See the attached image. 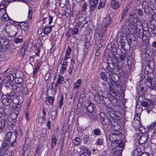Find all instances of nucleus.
<instances>
[{
    "mask_svg": "<svg viewBox=\"0 0 156 156\" xmlns=\"http://www.w3.org/2000/svg\"><path fill=\"white\" fill-rule=\"evenodd\" d=\"M122 65L120 64V62L118 61L109 60L108 62V65L105 69V71L109 75L110 78V82L112 86H115L113 88L115 87V89L116 90V87H118L119 85H117L116 83V80L119 79V76L117 75L118 73H119L122 72ZM109 85V88L110 85L108 83ZM108 89L107 90H108Z\"/></svg>",
    "mask_w": 156,
    "mask_h": 156,
    "instance_id": "f257e3e1",
    "label": "nucleus"
},
{
    "mask_svg": "<svg viewBox=\"0 0 156 156\" xmlns=\"http://www.w3.org/2000/svg\"><path fill=\"white\" fill-rule=\"evenodd\" d=\"M111 142V146L113 151V156H121L122 152L124 148V143L122 136L120 134H112L109 137Z\"/></svg>",
    "mask_w": 156,
    "mask_h": 156,
    "instance_id": "f03ea898",
    "label": "nucleus"
},
{
    "mask_svg": "<svg viewBox=\"0 0 156 156\" xmlns=\"http://www.w3.org/2000/svg\"><path fill=\"white\" fill-rule=\"evenodd\" d=\"M116 94V90L115 89V87H110L108 90L103 92V96L105 98H108L113 104L117 105L119 103L118 100L115 98Z\"/></svg>",
    "mask_w": 156,
    "mask_h": 156,
    "instance_id": "7ed1b4c3",
    "label": "nucleus"
},
{
    "mask_svg": "<svg viewBox=\"0 0 156 156\" xmlns=\"http://www.w3.org/2000/svg\"><path fill=\"white\" fill-rule=\"evenodd\" d=\"M16 94L14 92L12 91L10 93L7 94V95L3 96L2 97V102L4 106H9L12 103V97H15Z\"/></svg>",
    "mask_w": 156,
    "mask_h": 156,
    "instance_id": "20e7f679",
    "label": "nucleus"
},
{
    "mask_svg": "<svg viewBox=\"0 0 156 156\" xmlns=\"http://www.w3.org/2000/svg\"><path fill=\"white\" fill-rule=\"evenodd\" d=\"M111 22V18L109 15H108L104 18L102 25L99 28V31L106 32Z\"/></svg>",
    "mask_w": 156,
    "mask_h": 156,
    "instance_id": "39448f33",
    "label": "nucleus"
},
{
    "mask_svg": "<svg viewBox=\"0 0 156 156\" xmlns=\"http://www.w3.org/2000/svg\"><path fill=\"white\" fill-rule=\"evenodd\" d=\"M142 97H143L142 96L139 97V101H141V104L143 106L147 108V112L148 113L150 111L154 108V102L151 99H145L141 101L140 99Z\"/></svg>",
    "mask_w": 156,
    "mask_h": 156,
    "instance_id": "423d86ee",
    "label": "nucleus"
},
{
    "mask_svg": "<svg viewBox=\"0 0 156 156\" xmlns=\"http://www.w3.org/2000/svg\"><path fill=\"white\" fill-rule=\"evenodd\" d=\"M42 17L41 26L44 27L45 26L51 24L52 22L54 17L51 16L48 12H46L43 14Z\"/></svg>",
    "mask_w": 156,
    "mask_h": 156,
    "instance_id": "0eeeda50",
    "label": "nucleus"
},
{
    "mask_svg": "<svg viewBox=\"0 0 156 156\" xmlns=\"http://www.w3.org/2000/svg\"><path fill=\"white\" fill-rule=\"evenodd\" d=\"M106 50H108L109 51H111L113 56L114 57V59L112 58H110L108 60L107 62V65H108V62L109 60L112 61H116L120 62V64L122 65V63L121 61H120L118 60V57L115 56L117 54V51L116 48L115 47H112L110 45H108L106 47Z\"/></svg>",
    "mask_w": 156,
    "mask_h": 156,
    "instance_id": "6e6552de",
    "label": "nucleus"
},
{
    "mask_svg": "<svg viewBox=\"0 0 156 156\" xmlns=\"http://www.w3.org/2000/svg\"><path fill=\"white\" fill-rule=\"evenodd\" d=\"M16 135L13 134L12 132H9L5 135L4 140L11 143V147H12L14 146V143L16 142Z\"/></svg>",
    "mask_w": 156,
    "mask_h": 156,
    "instance_id": "1a4fd4ad",
    "label": "nucleus"
},
{
    "mask_svg": "<svg viewBox=\"0 0 156 156\" xmlns=\"http://www.w3.org/2000/svg\"><path fill=\"white\" fill-rule=\"evenodd\" d=\"M147 32V31H144V30H141V28L140 27L138 28V30L136 32V35L140 39H142L143 41L147 42L148 41V36L145 34Z\"/></svg>",
    "mask_w": 156,
    "mask_h": 156,
    "instance_id": "9d476101",
    "label": "nucleus"
},
{
    "mask_svg": "<svg viewBox=\"0 0 156 156\" xmlns=\"http://www.w3.org/2000/svg\"><path fill=\"white\" fill-rule=\"evenodd\" d=\"M8 40L3 39L0 37V51H4L9 47Z\"/></svg>",
    "mask_w": 156,
    "mask_h": 156,
    "instance_id": "9b49d317",
    "label": "nucleus"
},
{
    "mask_svg": "<svg viewBox=\"0 0 156 156\" xmlns=\"http://www.w3.org/2000/svg\"><path fill=\"white\" fill-rule=\"evenodd\" d=\"M131 24L133 25L134 28L138 30V28H143V25L141 22L139 20L138 18L136 16L133 19L131 20Z\"/></svg>",
    "mask_w": 156,
    "mask_h": 156,
    "instance_id": "f8f14e48",
    "label": "nucleus"
},
{
    "mask_svg": "<svg viewBox=\"0 0 156 156\" xmlns=\"http://www.w3.org/2000/svg\"><path fill=\"white\" fill-rule=\"evenodd\" d=\"M10 113V110L8 109L0 108V117L7 119L8 116Z\"/></svg>",
    "mask_w": 156,
    "mask_h": 156,
    "instance_id": "ddd939ff",
    "label": "nucleus"
},
{
    "mask_svg": "<svg viewBox=\"0 0 156 156\" xmlns=\"http://www.w3.org/2000/svg\"><path fill=\"white\" fill-rule=\"evenodd\" d=\"M126 39H127V37L125 36V34H122L121 35V39L120 41L121 46L120 49H122L124 51L126 49L125 44H126Z\"/></svg>",
    "mask_w": 156,
    "mask_h": 156,
    "instance_id": "4468645a",
    "label": "nucleus"
},
{
    "mask_svg": "<svg viewBox=\"0 0 156 156\" xmlns=\"http://www.w3.org/2000/svg\"><path fill=\"white\" fill-rule=\"evenodd\" d=\"M149 141L146 136L143 135L140 138L139 142L140 144H145L146 146H148L149 144Z\"/></svg>",
    "mask_w": 156,
    "mask_h": 156,
    "instance_id": "2eb2a0df",
    "label": "nucleus"
},
{
    "mask_svg": "<svg viewBox=\"0 0 156 156\" xmlns=\"http://www.w3.org/2000/svg\"><path fill=\"white\" fill-rule=\"evenodd\" d=\"M0 81L2 82V85L5 86L7 89L9 88V87L10 86V85L11 84V82H10V80L6 79V78H5V79H4L3 81H2V80L0 79ZM2 84L0 83V90H1V87Z\"/></svg>",
    "mask_w": 156,
    "mask_h": 156,
    "instance_id": "dca6fc26",
    "label": "nucleus"
},
{
    "mask_svg": "<svg viewBox=\"0 0 156 156\" xmlns=\"http://www.w3.org/2000/svg\"><path fill=\"white\" fill-rule=\"evenodd\" d=\"M12 1L10 0H3L2 2L0 4V10H6V8Z\"/></svg>",
    "mask_w": 156,
    "mask_h": 156,
    "instance_id": "f3484780",
    "label": "nucleus"
},
{
    "mask_svg": "<svg viewBox=\"0 0 156 156\" xmlns=\"http://www.w3.org/2000/svg\"><path fill=\"white\" fill-rule=\"evenodd\" d=\"M98 36L100 39V44L101 46L103 44L104 40L107 37L106 32L99 31Z\"/></svg>",
    "mask_w": 156,
    "mask_h": 156,
    "instance_id": "a211bd4d",
    "label": "nucleus"
},
{
    "mask_svg": "<svg viewBox=\"0 0 156 156\" xmlns=\"http://www.w3.org/2000/svg\"><path fill=\"white\" fill-rule=\"evenodd\" d=\"M7 142L4 140V141L2 143V147L0 149L1 151H3L4 154L5 152L8 148L10 146L11 147V143Z\"/></svg>",
    "mask_w": 156,
    "mask_h": 156,
    "instance_id": "6ab92c4d",
    "label": "nucleus"
},
{
    "mask_svg": "<svg viewBox=\"0 0 156 156\" xmlns=\"http://www.w3.org/2000/svg\"><path fill=\"white\" fill-rule=\"evenodd\" d=\"M6 11L5 10H2V13H1L0 15V19H1L2 21H8L10 20V18L8 16V15L6 13Z\"/></svg>",
    "mask_w": 156,
    "mask_h": 156,
    "instance_id": "aec40b11",
    "label": "nucleus"
},
{
    "mask_svg": "<svg viewBox=\"0 0 156 156\" xmlns=\"http://www.w3.org/2000/svg\"><path fill=\"white\" fill-rule=\"evenodd\" d=\"M98 0H91L89 3L90 8L91 11L94 10L98 3Z\"/></svg>",
    "mask_w": 156,
    "mask_h": 156,
    "instance_id": "412c9836",
    "label": "nucleus"
},
{
    "mask_svg": "<svg viewBox=\"0 0 156 156\" xmlns=\"http://www.w3.org/2000/svg\"><path fill=\"white\" fill-rule=\"evenodd\" d=\"M103 93L101 94V96L100 94L98 93H95L94 94V99L97 103H100L101 102V100L103 99L105 97L103 96Z\"/></svg>",
    "mask_w": 156,
    "mask_h": 156,
    "instance_id": "4be33fe9",
    "label": "nucleus"
},
{
    "mask_svg": "<svg viewBox=\"0 0 156 156\" xmlns=\"http://www.w3.org/2000/svg\"><path fill=\"white\" fill-rule=\"evenodd\" d=\"M111 6L114 10H116L119 7V3L117 1L112 0L111 1Z\"/></svg>",
    "mask_w": 156,
    "mask_h": 156,
    "instance_id": "5701e85b",
    "label": "nucleus"
},
{
    "mask_svg": "<svg viewBox=\"0 0 156 156\" xmlns=\"http://www.w3.org/2000/svg\"><path fill=\"white\" fill-rule=\"evenodd\" d=\"M13 23L15 25H16L18 26H20V28L23 30H26L28 29V27L26 25H24V24L21 25V24H22L23 23H24L25 24H26V23H25V21L19 22L14 21Z\"/></svg>",
    "mask_w": 156,
    "mask_h": 156,
    "instance_id": "b1692460",
    "label": "nucleus"
},
{
    "mask_svg": "<svg viewBox=\"0 0 156 156\" xmlns=\"http://www.w3.org/2000/svg\"><path fill=\"white\" fill-rule=\"evenodd\" d=\"M120 53L119 54L118 59L119 58L122 61H125L126 59L125 50L124 51L122 49H120Z\"/></svg>",
    "mask_w": 156,
    "mask_h": 156,
    "instance_id": "393cba45",
    "label": "nucleus"
},
{
    "mask_svg": "<svg viewBox=\"0 0 156 156\" xmlns=\"http://www.w3.org/2000/svg\"><path fill=\"white\" fill-rule=\"evenodd\" d=\"M85 104H87L86 108L88 110V112L90 113L92 112L93 110V105H94L91 103L88 102H86Z\"/></svg>",
    "mask_w": 156,
    "mask_h": 156,
    "instance_id": "a878e982",
    "label": "nucleus"
},
{
    "mask_svg": "<svg viewBox=\"0 0 156 156\" xmlns=\"http://www.w3.org/2000/svg\"><path fill=\"white\" fill-rule=\"evenodd\" d=\"M64 80L63 76L59 75L57 81L55 83V88H57L59 84H61Z\"/></svg>",
    "mask_w": 156,
    "mask_h": 156,
    "instance_id": "bb28decb",
    "label": "nucleus"
},
{
    "mask_svg": "<svg viewBox=\"0 0 156 156\" xmlns=\"http://www.w3.org/2000/svg\"><path fill=\"white\" fill-rule=\"evenodd\" d=\"M20 108L17 107H16L15 109L14 112L11 114L10 115V116L11 117L13 116L14 117V118L12 119H15L17 117L18 115L19 114V113L20 111Z\"/></svg>",
    "mask_w": 156,
    "mask_h": 156,
    "instance_id": "cd10ccee",
    "label": "nucleus"
},
{
    "mask_svg": "<svg viewBox=\"0 0 156 156\" xmlns=\"http://www.w3.org/2000/svg\"><path fill=\"white\" fill-rule=\"evenodd\" d=\"M132 124L134 128L136 129H137L140 127L141 126V123L140 121H139L133 120Z\"/></svg>",
    "mask_w": 156,
    "mask_h": 156,
    "instance_id": "c85d7f7f",
    "label": "nucleus"
},
{
    "mask_svg": "<svg viewBox=\"0 0 156 156\" xmlns=\"http://www.w3.org/2000/svg\"><path fill=\"white\" fill-rule=\"evenodd\" d=\"M129 9L130 6L129 5H127L124 8L123 14L120 19L121 21H122L123 20L124 17L126 16V14L127 13Z\"/></svg>",
    "mask_w": 156,
    "mask_h": 156,
    "instance_id": "c756f323",
    "label": "nucleus"
},
{
    "mask_svg": "<svg viewBox=\"0 0 156 156\" xmlns=\"http://www.w3.org/2000/svg\"><path fill=\"white\" fill-rule=\"evenodd\" d=\"M83 144H88L90 140V138L89 137V135L88 134H84L82 139Z\"/></svg>",
    "mask_w": 156,
    "mask_h": 156,
    "instance_id": "7c9ffc66",
    "label": "nucleus"
},
{
    "mask_svg": "<svg viewBox=\"0 0 156 156\" xmlns=\"http://www.w3.org/2000/svg\"><path fill=\"white\" fill-rule=\"evenodd\" d=\"M0 117V130L4 129L5 125L6 123V121L7 119L1 118Z\"/></svg>",
    "mask_w": 156,
    "mask_h": 156,
    "instance_id": "2f4dec72",
    "label": "nucleus"
},
{
    "mask_svg": "<svg viewBox=\"0 0 156 156\" xmlns=\"http://www.w3.org/2000/svg\"><path fill=\"white\" fill-rule=\"evenodd\" d=\"M16 77V75L15 73H10L9 75H7L5 76V78H6V79L9 80L11 81L15 80Z\"/></svg>",
    "mask_w": 156,
    "mask_h": 156,
    "instance_id": "473e14b6",
    "label": "nucleus"
},
{
    "mask_svg": "<svg viewBox=\"0 0 156 156\" xmlns=\"http://www.w3.org/2000/svg\"><path fill=\"white\" fill-rule=\"evenodd\" d=\"M100 76L101 78L105 81H107L108 80V77L106 73L105 72H101L100 73Z\"/></svg>",
    "mask_w": 156,
    "mask_h": 156,
    "instance_id": "72a5a7b5",
    "label": "nucleus"
},
{
    "mask_svg": "<svg viewBox=\"0 0 156 156\" xmlns=\"http://www.w3.org/2000/svg\"><path fill=\"white\" fill-rule=\"evenodd\" d=\"M82 80L81 79L78 80L74 84L73 88L74 89H78L80 86Z\"/></svg>",
    "mask_w": 156,
    "mask_h": 156,
    "instance_id": "f704fd0d",
    "label": "nucleus"
},
{
    "mask_svg": "<svg viewBox=\"0 0 156 156\" xmlns=\"http://www.w3.org/2000/svg\"><path fill=\"white\" fill-rule=\"evenodd\" d=\"M44 28L43 33L45 35H48L51 32V28L49 27V26H47Z\"/></svg>",
    "mask_w": 156,
    "mask_h": 156,
    "instance_id": "c9c22d12",
    "label": "nucleus"
},
{
    "mask_svg": "<svg viewBox=\"0 0 156 156\" xmlns=\"http://www.w3.org/2000/svg\"><path fill=\"white\" fill-rule=\"evenodd\" d=\"M72 142L76 146L80 145L81 143V140L79 137L75 138V139L73 140Z\"/></svg>",
    "mask_w": 156,
    "mask_h": 156,
    "instance_id": "e433bc0d",
    "label": "nucleus"
},
{
    "mask_svg": "<svg viewBox=\"0 0 156 156\" xmlns=\"http://www.w3.org/2000/svg\"><path fill=\"white\" fill-rule=\"evenodd\" d=\"M14 80L16 83L19 84H22L23 81V79L21 77H16Z\"/></svg>",
    "mask_w": 156,
    "mask_h": 156,
    "instance_id": "4c0bfd02",
    "label": "nucleus"
},
{
    "mask_svg": "<svg viewBox=\"0 0 156 156\" xmlns=\"http://www.w3.org/2000/svg\"><path fill=\"white\" fill-rule=\"evenodd\" d=\"M67 63V62H64L62 64L61 73H64L66 69V67L68 66Z\"/></svg>",
    "mask_w": 156,
    "mask_h": 156,
    "instance_id": "58836bf2",
    "label": "nucleus"
},
{
    "mask_svg": "<svg viewBox=\"0 0 156 156\" xmlns=\"http://www.w3.org/2000/svg\"><path fill=\"white\" fill-rule=\"evenodd\" d=\"M106 111L110 117H113V115H114V111H113L112 108L108 107L107 108Z\"/></svg>",
    "mask_w": 156,
    "mask_h": 156,
    "instance_id": "ea45409f",
    "label": "nucleus"
},
{
    "mask_svg": "<svg viewBox=\"0 0 156 156\" xmlns=\"http://www.w3.org/2000/svg\"><path fill=\"white\" fill-rule=\"evenodd\" d=\"M105 0H100L98 8L100 9L101 8H103L105 5Z\"/></svg>",
    "mask_w": 156,
    "mask_h": 156,
    "instance_id": "a19ab883",
    "label": "nucleus"
},
{
    "mask_svg": "<svg viewBox=\"0 0 156 156\" xmlns=\"http://www.w3.org/2000/svg\"><path fill=\"white\" fill-rule=\"evenodd\" d=\"M47 100L48 101V103H49L51 105H53L54 101L55 100L53 96H51L48 97Z\"/></svg>",
    "mask_w": 156,
    "mask_h": 156,
    "instance_id": "79ce46f5",
    "label": "nucleus"
},
{
    "mask_svg": "<svg viewBox=\"0 0 156 156\" xmlns=\"http://www.w3.org/2000/svg\"><path fill=\"white\" fill-rule=\"evenodd\" d=\"M57 140L56 139V136L55 135H53L51 139V144L52 147H54L56 144Z\"/></svg>",
    "mask_w": 156,
    "mask_h": 156,
    "instance_id": "37998d69",
    "label": "nucleus"
},
{
    "mask_svg": "<svg viewBox=\"0 0 156 156\" xmlns=\"http://www.w3.org/2000/svg\"><path fill=\"white\" fill-rule=\"evenodd\" d=\"M138 129L140 133L144 134L146 132V129L141 125Z\"/></svg>",
    "mask_w": 156,
    "mask_h": 156,
    "instance_id": "c03bdc74",
    "label": "nucleus"
},
{
    "mask_svg": "<svg viewBox=\"0 0 156 156\" xmlns=\"http://www.w3.org/2000/svg\"><path fill=\"white\" fill-rule=\"evenodd\" d=\"M25 50L24 48H22L19 53V55L21 57L24 56L25 55Z\"/></svg>",
    "mask_w": 156,
    "mask_h": 156,
    "instance_id": "a18cd8bd",
    "label": "nucleus"
},
{
    "mask_svg": "<svg viewBox=\"0 0 156 156\" xmlns=\"http://www.w3.org/2000/svg\"><path fill=\"white\" fill-rule=\"evenodd\" d=\"M140 150L141 149L140 148H137L134 151V155L133 156H138V155H140Z\"/></svg>",
    "mask_w": 156,
    "mask_h": 156,
    "instance_id": "49530a36",
    "label": "nucleus"
},
{
    "mask_svg": "<svg viewBox=\"0 0 156 156\" xmlns=\"http://www.w3.org/2000/svg\"><path fill=\"white\" fill-rule=\"evenodd\" d=\"M18 88V87L16 84L12 83L9 87L10 89L13 90H16Z\"/></svg>",
    "mask_w": 156,
    "mask_h": 156,
    "instance_id": "de8ad7c7",
    "label": "nucleus"
},
{
    "mask_svg": "<svg viewBox=\"0 0 156 156\" xmlns=\"http://www.w3.org/2000/svg\"><path fill=\"white\" fill-rule=\"evenodd\" d=\"M59 2L60 6L62 8L64 7L66 3V0H59Z\"/></svg>",
    "mask_w": 156,
    "mask_h": 156,
    "instance_id": "09e8293b",
    "label": "nucleus"
},
{
    "mask_svg": "<svg viewBox=\"0 0 156 156\" xmlns=\"http://www.w3.org/2000/svg\"><path fill=\"white\" fill-rule=\"evenodd\" d=\"M63 98L64 97L63 95H62L61 96V97H60V99L59 100V103H58V105H59V108H61L62 107L63 103Z\"/></svg>",
    "mask_w": 156,
    "mask_h": 156,
    "instance_id": "8fccbe9b",
    "label": "nucleus"
},
{
    "mask_svg": "<svg viewBox=\"0 0 156 156\" xmlns=\"http://www.w3.org/2000/svg\"><path fill=\"white\" fill-rule=\"evenodd\" d=\"M79 29L77 28H74L72 29L71 33L72 35H77Z\"/></svg>",
    "mask_w": 156,
    "mask_h": 156,
    "instance_id": "3c124183",
    "label": "nucleus"
},
{
    "mask_svg": "<svg viewBox=\"0 0 156 156\" xmlns=\"http://www.w3.org/2000/svg\"><path fill=\"white\" fill-rule=\"evenodd\" d=\"M94 134L96 136H99L101 134V131L98 128H96L94 130Z\"/></svg>",
    "mask_w": 156,
    "mask_h": 156,
    "instance_id": "603ef678",
    "label": "nucleus"
},
{
    "mask_svg": "<svg viewBox=\"0 0 156 156\" xmlns=\"http://www.w3.org/2000/svg\"><path fill=\"white\" fill-rule=\"evenodd\" d=\"M51 70L49 69L48 73H46L44 76V79L45 80H47L49 79L51 75Z\"/></svg>",
    "mask_w": 156,
    "mask_h": 156,
    "instance_id": "864d4df0",
    "label": "nucleus"
},
{
    "mask_svg": "<svg viewBox=\"0 0 156 156\" xmlns=\"http://www.w3.org/2000/svg\"><path fill=\"white\" fill-rule=\"evenodd\" d=\"M56 112L55 111H52L51 112V119L52 120H54L56 116Z\"/></svg>",
    "mask_w": 156,
    "mask_h": 156,
    "instance_id": "5fc2aeb1",
    "label": "nucleus"
},
{
    "mask_svg": "<svg viewBox=\"0 0 156 156\" xmlns=\"http://www.w3.org/2000/svg\"><path fill=\"white\" fill-rule=\"evenodd\" d=\"M135 13H134L133 12H130L129 13V19L131 21V20H132L135 17Z\"/></svg>",
    "mask_w": 156,
    "mask_h": 156,
    "instance_id": "6e6d98bb",
    "label": "nucleus"
},
{
    "mask_svg": "<svg viewBox=\"0 0 156 156\" xmlns=\"http://www.w3.org/2000/svg\"><path fill=\"white\" fill-rule=\"evenodd\" d=\"M155 126L153 122H152L151 124L147 126V127L148 129V131H150L152 129H153L155 128Z\"/></svg>",
    "mask_w": 156,
    "mask_h": 156,
    "instance_id": "4d7b16f0",
    "label": "nucleus"
},
{
    "mask_svg": "<svg viewBox=\"0 0 156 156\" xmlns=\"http://www.w3.org/2000/svg\"><path fill=\"white\" fill-rule=\"evenodd\" d=\"M140 115L139 113H136L134 116V118L133 120H137L139 121H140Z\"/></svg>",
    "mask_w": 156,
    "mask_h": 156,
    "instance_id": "13d9d810",
    "label": "nucleus"
},
{
    "mask_svg": "<svg viewBox=\"0 0 156 156\" xmlns=\"http://www.w3.org/2000/svg\"><path fill=\"white\" fill-rule=\"evenodd\" d=\"M103 141L102 139L98 138L96 141V144L97 145H101L103 144Z\"/></svg>",
    "mask_w": 156,
    "mask_h": 156,
    "instance_id": "bf43d9fd",
    "label": "nucleus"
},
{
    "mask_svg": "<svg viewBox=\"0 0 156 156\" xmlns=\"http://www.w3.org/2000/svg\"><path fill=\"white\" fill-rule=\"evenodd\" d=\"M86 91V90L84 88H83L81 91V94L80 97L82 98H84L85 96Z\"/></svg>",
    "mask_w": 156,
    "mask_h": 156,
    "instance_id": "052dcab7",
    "label": "nucleus"
},
{
    "mask_svg": "<svg viewBox=\"0 0 156 156\" xmlns=\"http://www.w3.org/2000/svg\"><path fill=\"white\" fill-rule=\"evenodd\" d=\"M151 28L152 33L155 35H156V26L153 25L151 27Z\"/></svg>",
    "mask_w": 156,
    "mask_h": 156,
    "instance_id": "680f3d73",
    "label": "nucleus"
},
{
    "mask_svg": "<svg viewBox=\"0 0 156 156\" xmlns=\"http://www.w3.org/2000/svg\"><path fill=\"white\" fill-rule=\"evenodd\" d=\"M111 124V120L109 118H108L107 117L105 119V122L103 123L104 124Z\"/></svg>",
    "mask_w": 156,
    "mask_h": 156,
    "instance_id": "e2e57ef3",
    "label": "nucleus"
},
{
    "mask_svg": "<svg viewBox=\"0 0 156 156\" xmlns=\"http://www.w3.org/2000/svg\"><path fill=\"white\" fill-rule=\"evenodd\" d=\"M147 76L146 78V80L149 83H152V80L153 79V78L152 76H149L148 75H147Z\"/></svg>",
    "mask_w": 156,
    "mask_h": 156,
    "instance_id": "0e129e2a",
    "label": "nucleus"
},
{
    "mask_svg": "<svg viewBox=\"0 0 156 156\" xmlns=\"http://www.w3.org/2000/svg\"><path fill=\"white\" fill-rule=\"evenodd\" d=\"M149 5L146 2H144L143 4V7L144 9V11L145 12V10L146 9L148 8Z\"/></svg>",
    "mask_w": 156,
    "mask_h": 156,
    "instance_id": "69168bd1",
    "label": "nucleus"
},
{
    "mask_svg": "<svg viewBox=\"0 0 156 156\" xmlns=\"http://www.w3.org/2000/svg\"><path fill=\"white\" fill-rule=\"evenodd\" d=\"M40 46H39L37 48L35 49V51H36V55L37 56H39L40 55V52L41 49L40 48Z\"/></svg>",
    "mask_w": 156,
    "mask_h": 156,
    "instance_id": "338daca9",
    "label": "nucleus"
},
{
    "mask_svg": "<svg viewBox=\"0 0 156 156\" xmlns=\"http://www.w3.org/2000/svg\"><path fill=\"white\" fill-rule=\"evenodd\" d=\"M14 41L16 43H22L23 41V40L21 39L16 38L14 39Z\"/></svg>",
    "mask_w": 156,
    "mask_h": 156,
    "instance_id": "774afa93",
    "label": "nucleus"
}]
</instances>
